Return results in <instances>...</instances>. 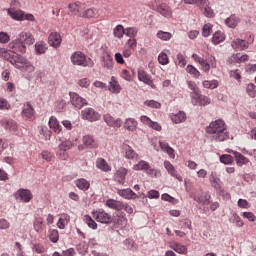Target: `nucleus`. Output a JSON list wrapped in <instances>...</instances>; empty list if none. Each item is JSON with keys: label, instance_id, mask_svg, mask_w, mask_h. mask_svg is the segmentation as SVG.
Instances as JSON below:
<instances>
[{"label": "nucleus", "instance_id": "1", "mask_svg": "<svg viewBox=\"0 0 256 256\" xmlns=\"http://www.w3.org/2000/svg\"><path fill=\"white\" fill-rule=\"evenodd\" d=\"M206 133L210 135L212 141L221 143L229 139V131H227V124L222 119L214 120L205 129Z\"/></svg>", "mask_w": 256, "mask_h": 256}, {"label": "nucleus", "instance_id": "2", "mask_svg": "<svg viewBox=\"0 0 256 256\" xmlns=\"http://www.w3.org/2000/svg\"><path fill=\"white\" fill-rule=\"evenodd\" d=\"M35 43V38L31 33L22 32L19 37L9 43V49H12L14 55L18 53H26L27 45H33Z\"/></svg>", "mask_w": 256, "mask_h": 256}, {"label": "nucleus", "instance_id": "3", "mask_svg": "<svg viewBox=\"0 0 256 256\" xmlns=\"http://www.w3.org/2000/svg\"><path fill=\"white\" fill-rule=\"evenodd\" d=\"M10 63L15 67V69H19L20 71H28L29 73H33L35 71L33 64L19 54H14Z\"/></svg>", "mask_w": 256, "mask_h": 256}, {"label": "nucleus", "instance_id": "4", "mask_svg": "<svg viewBox=\"0 0 256 256\" xmlns=\"http://www.w3.org/2000/svg\"><path fill=\"white\" fill-rule=\"evenodd\" d=\"M70 61L78 67H93V65H95L93 60H91V58H87V56L81 51L74 52L70 57Z\"/></svg>", "mask_w": 256, "mask_h": 256}, {"label": "nucleus", "instance_id": "5", "mask_svg": "<svg viewBox=\"0 0 256 256\" xmlns=\"http://www.w3.org/2000/svg\"><path fill=\"white\" fill-rule=\"evenodd\" d=\"M92 215L98 223H103L104 225H109L113 221L111 214L105 212L103 209L92 212Z\"/></svg>", "mask_w": 256, "mask_h": 256}, {"label": "nucleus", "instance_id": "6", "mask_svg": "<svg viewBox=\"0 0 256 256\" xmlns=\"http://www.w3.org/2000/svg\"><path fill=\"white\" fill-rule=\"evenodd\" d=\"M82 114V119L85 121H99L101 115L95 109L93 108H85L84 110L81 111Z\"/></svg>", "mask_w": 256, "mask_h": 256}, {"label": "nucleus", "instance_id": "7", "mask_svg": "<svg viewBox=\"0 0 256 256\" xmlns=\"http://www.w3.org/2000/svg\"><path fill=\"white\" fill-rule=\"evenodd\" d=\"M15 199H19L22 203H29L31 199H33V194L31 193V190L29 189H23L20 188L17 190V192L14 194Z\"/></svg>", "mask_w": 256, "mask_h": 256}, {"label": "nucleus", "instance_id": "8", "mask_svg": "<svg viewBox=\"0 0 256 256\" xmlns=\"http://www.w3.org/2000/svg\"><path fill=\"white\" fill-rule=\"evenodd\" d=\"M70 101L76 109H83L87 105V100L75 92H70Z\"/></svg>", "mask_w": 256, "mask_h": 256}, {"label": "nucleus", "instance_id": "9", "mask_svg": "<svg viewBox=\"0 0 256 256\" xmlns=\"http://www.w3.org/2000/svg\"><path fill=\"white\" fill-rule=\"evenodd\" d=\"M155 11H157V13H160V15H162V17H165L166 19H171V17H173V10H171V7H169V5L165 3L156 6Z\"/></svg>", "mask_w": 256, "mask_h": 256}, {"label": "nucleus", "instance_id": "10", "mask_svg": "<svg viewBox=\"0 0 256 256\" xmlns=\"http://www.w3.org/2000/svg\"><path fill=\"white\" fill-rule=\"evenodd\" d=\"M61 34L57 32H52L48 37V43L51 47L57 49V47L61 46Z\"/></svg>", "mask_w": 256, "mask_h": 256}, {"label": "nucleus", "instance_id": "11", "mask_svg": "<svg viewBox=\"0 0 256 256\" xmlns=\"http://www.w3.org/2000/svg\"><path fill=\"white\" fill-rule=\"evenodd\" d=\"M106 205L109 209H114V211H123L125 209V203L115 199H108Z\"/></svg>", "mask_w": 256, "mask_h": 256}, {"label": "nucleus", "instance_id": "12", "mask_svg": "<svg viewBox=\"0 0 256 256\" xmlns=\"http://www.w3.org/2000/svg\"><path fill=\"white\" fill-rule=\"evenodd\" d=\"M231 47L235 49V51H243L249 47V42L242 39H235L232 41Z\"/></svg>", "mask_w": 256, "mask_h": 256}, {"label": "nucleus", "instance_id": "13", "mask_svg": "<svg viewBox=\"0 0 256 256\" xmlns=\"http://www.w3.org/2000/svg\"><path fill=\"white\" fill-rule=\"evenodd\" d=\"M114 225H116L118 229H125V227H127V218H125L122 212L118 213L114 218Z\"/></svg>", "mask_w": 256, "mask_h": 256}, {"label": "nucleus", "instance_id": "14", "mask_svg": "<svg viewBox=\"0 0 256 256\" xmlns=\"http://www.w3.org/2000/svg\"><path fill=\"white\" fill-rule=\"evenodd\" d=\"M128 173L127 168L121 167L119 168L116 173H115V180L120 184V185H125V177Z\"/></svg>", "mask_w": 256, "mask_h": 256}, {"label": "nucleus", "instance_id": "15", "mask_svg": "<svg viewBox=\"0 0 256 256\" xmlns=\"http://www.w3.org/2000/svg\"><path fill=\"white\" fill-rule=\"evenodd\" d=\"M192 59H194L196 63H199V65L202 67V70H204L205 73H209L211 65L207 63V60H204L203 58H201V56L197 54H193Z\"/></svg>", "mask_w": 256, "mask_h": 256}, {"label": "nucleus", "instance_id": "16", "mask_svg": "<svg viewBox=\"0 0 256 256\" xmlns=\"http://www.w3.org/2000/svg\"><path fill=\"white\" fill-rule=\"evenodd\" d=\"M118 195L123 197L124 199H137V197H141V194L137 195L133 190L127 188L118 191Z\"/></svg>", "mask_w": 256, "mask_h": 256}, {"label": "nucleus", "instance_id": "17", "mask_svg": "<svg viewBox=\"0 0 256 256\" xmlns=\"http://www.w3.org/2000/svg\"><path fill=\"white\" fill-rule=\"evenodd\" d=\"M8 15L15 21H25V12L22 10L8 9Z\"/></svg>", "mask_w": 256, "mask_h": 256}, {"label": "nucleus", "instance_id": "18", "mask_svg": "<svg viewBox=\"0 0 256 256\" xmlns=\"http://www.w3.org/2000/svg\"><path fill=\"white\" fill-rule=\"evenodd\" d=\"M239 23H241V18H239L235 14H232L225 20V24L227 25V27H230V29H235V27H237Z\"/></svg>", "mask_w": 256, "mask_h": 256}, {"label": "nucleus", "instance_id": "19", "mask_svg": "<svg viewBox=\"0 0 256 256\" xmlns=\"http://www.w3.org/2000/svg\"><path fill=\"white\" fill-rule=\"evenodd\" d=\"M138 79L145 83V85H153V80H151V76L145 72L143 69L138 70Z\"/></svg>", "mask_w": 256, "mask_h": 256}, {"label": "nucleus", "instance_id": "20", "mask_svg": "<svg viewBox=\"0 0 256 256\" xmlns=\"http://www.w3.org/2000/svg\"><path fill=\"white\" fill-rule=\"evenodd\" d=\"M33 115H35V109L31 106V103L28 102L24 104L22 116L25 117V119H31Z\"/></svg>", "mask_w": 256, "mask_h": 256}, {"label": "nucleus", "instance_id": "21", "mask_svg": "<svg viewBox=\"0 0 256 256\" xmlns=\"http://www.w3.org/2000/svg\"><path fill=\"white\" fill-rule=\"evenodd\" d=\"M159 145L160 149H162V151H165V153L169 155L170 159H175V150L171 146H169V143L159 141Z\"/></svg>", "mask_w": 256, "mask_h": 256}, {"label": "nucleus", "instance_id": "22", "mask_svg": "<svg viewBox=\"0 0 256 256\" xmlns=\"http://www.w3.org/2000/svg\"><path fill=\"white\" fill-rule=\"evenodd\" d=\"M82 141L86 147H89V149H96V147H98L97 141H95V138L91 135H85Z\"/></svg>", "mask_w": 256, "mask_h": 256}, {"label": "nucleus", "instance_id": "23", "mask_svg": "<svg viewBox=\"0 0 256 256\" xmlns=\"http://www.w3.org/2000/svg\"><path fill=\"white\" fill-rule=\"evenodd\" d=\"M15 52L13 50H9L7 48H0V57L4 59V61H9L11 63V59H13Z\"/></svg>", "mask_w": 256, "mask_h": 256}, {"label": "nucleus", "instance_id": "24", "mask_svg": "<svg viewBox=\"0 0 256 256\" xmlns=\"http://www.w3.org/2000/svg\"><path fill=\"white\" fill-rule=\"evenodd\" d=\"M102 67L104 69H113V56H110L109 53H105L102 56Z\"/></svg>", "mask_w": 256, "mask_h": 256}, {"label": "nucleus", "instance_id": "25", "mask_svg": "<svg viewBox=\"0 0 256 256\" xmlns=\"http://www.w3.org/2000/svg\"><path fill=\"white\" fill-rule=\"evenodd\" d=\"M209 181H210L212 187H214V189H216V191H219L221 189V179H219V177H217V173L212 172L210 174Z\"/></svg>", "mask_w": 256, "mask_h": 256}, {"label": "nucleus", "instance_id": "26", "mask_svg": "<svg viewBox=\"0 0 256 256\" xmlns=\"http://www.w3.org/2000/svg\"><path fill=\"white\" fill-rule=\"evenodd\" d=\"M96 167L97 169H100V171H104L105 173L111 171V166H109L107 161L103 158H98L96 160Z\"/></svg>", "mask_w": 256, "mask_h": 256}, {"label": "nucleus", "instance_id": "27", "mask_svg": "<svg viewBox=\"0 0 256 256\" xmlns=\"http://www.w3.org/2000/svg\"><path fill=\"white\" fill-rule=\"evenodd\" d=\"M75 185L76 187H78V189H80L81 191H87L89 189V187H91V184L89 183V181H87V179L85 178H79L75 181Z\"/></svg>", "mask_w": 256, "mask_h": 256}, {"label": "nucleus", "instance_id": "28", "mask_svg": "<svg viewBox=\"0 0 256 256\" xmlns=\"http://www.w3.org/2000/svg\"><path fill=\"white\" fill-rule=\"evenodd\" d=\"M223 41H225V33L222 31H216L212 36L213 45H220Z\"/></svg>", "mask_w": 256, "mask_h": 256}, {"label": "nucleus", "instance_id": "29", "mask_svg": "<svg viewBox=\"0 0 256 256\" xmlns=\"http://www.w3.org/2000/svg\"><path fill=\"white\" fill-rule=\"evenodd\" d=\"M170 248L173 249V251H176V253H179L180 255H187V246L185 245L173 243L170 245Z\"/></svg>", "mask_w": 256, "mask_h": 256}, {"label": "nucleus", "instance_id": "30", "mask_svg": "<svg viewBox=\"0 0 256 256\" xmlns=\"http://www.w3.org/2000/svg\"><path fill=\"white\" fill-rule=\"evenodd\" d=\"M200 9L201 11H204L203 15H205L208 19H213V17H215V12L213 9H211V7H209V0H207V3Z\"/></svg>", "mask_w": 256, "mask_h": 256}, {"label": "nucleus", "instance_id": "31", "mask_svg": "<svg viewBox=\"0 0 256 256\" xmlns=\"http://www.w3.org/2000/svg\"><path fill=\"white\" fill-rule=\"evenodd\" d=\"M50 129H53L55 133H61V126L59 125V121H57V118L52 116L48 123Z\"/></svg>", "mask_w": 256, "mask_h": 256}, {"label": "nucleus", "instance_id": "32", "mask_svg": "<svg viewBox=\"0 0 256 256\" xmlns=\"http://www.w3.org/2000/svg\"><path fill=\"white\" fill-rule=\"evenodd\" d=\"M82 17L85 19H93L99 17V12L95 8H89L83 12Z\"/></svg>", "mask_w": 256, "mask_h": 256}, {"label": "nucleus", "instance_id": "33", "mask_svg": "<svg viewBox=\"0 0 256 256\" xmlns=\"http://www.w3.org/2000/svg\"><path fill=\"white\" fill-rule=\"evenodd\" d=\"M109 91L112 93H121V85L115 80V77H111Z\"/></svg>", "mask_w": 256, "mask_h": 256}, {"label": "nucleus", "instance_id": "34", "mask_svg": "<svg viewBox=\"0 0 256 256\" xmlns=\"http://www.w3.org/2000/svg\"><path fill=\"white\" fill-rule=\"evenodd\" d=\"M124 127L128 131H135V129H137V122L133 118H128L124 123Z\"/></svg>", "mask_w": 256, "mask_h": 256}, {"label": "nucleus", "instance_id": "35", "mask_svg": "<svg viewBox=\"0 0 256 256\" xmlns=\"http://www.w3.org/2000/svg\"><path fill=\"white\" fill-rule=\"evenodd\" d=\"M185 119H187L185 112L180 111L177 114L172 115V121L173 123H176V124L184 123Z\"/></svg>", "mask_w": 256, "mask_h": 256}, {"label": "nucleus", "instance_id": "36", "mask_svg": "<svg viewBox=\"0 0 256 256\" xmlns=\"http://www.w3.org/2000/svg\"><path fill=\"white\" fill-rule=\"evenodd\" d=\"M185 5H197L199 9H203V5H207V0H182Z\"/></svg>", "mask_w": 256, "mask_h": 256}, {"label": "nucleus", "instance_id": "37", "mask_svg": "<svg viewBox=\"0 0 256 256\" xmlns=\"http://www.w3.org/2000/svg\"><path fill=\"white\" fill-rule=\"evenodd\" d=\"M234 157L238 165H247L249 163V159L239 152H234Z\"/></svg>", "mask_w": 256, "mask_h": 256}, {"label": "nucleus", "instance_id": "38", "mask_svg": "<svg viewBox=\"0 0 256 256\" xmlns=\"http://www.w3.org/2000/svg\"><path fill=\"white\" fill-rule=\"evenodd\" d=\"M134 171H147L149 169V164L145 160L139 161L133 166Z\"/></svg>", "mask_w": 256, "mask_h": 256}, {"label": "nucleus", "instance_id": "39", "mask_svg": "<svg viewBox=\"0 0 256 256\" xmlns=\"http://www.w3.org/2000/svg\"><path fill=\"white\" fill-rule=\"evenodd\" d=\"M156 36L161 41H170V39L173 37V34H171V32H165L160 30L157 32Z\"/></svg>", "mask_w": 256, "mask_h": 256}, {"label": "nucleus", "instance_id": "40", "mask_svg": "<svg viewBox=\"0 0 256 256\" xmlns=\"http://www.w3.org/2000/svg\"><path fill=\"white\" fill-rule=\"evenodd\" d=\"M230 223H233V225H236V227H243V225H245L243 223V220L241 219V217H239V215H237V213L232 214L230 218Z\"/></svg>", "mask_w": 256, "mask_h": 256}, {"label": "nucleus", "instance_id": "41", "mask_svg": "<svg viewBox=\"0 0 256 256\" xmlns=\"http://www.w3.org/2000/svg\"><path fill=\"white\" fill-rule=\"evenodd\" d=\"M203 87L205 89H217V87H219V81L217 80H205L202 83Z\"/></svg>", "mask_w": 256, "mask_h": 256}, {"label": "nucleus", "instance_id": "42", "mask_svg": "<svg viewBox=\"0 0 256 256\" xmlns=\"http://www.w3.org/2000/svg\"><path fill=\"white\" fill-rule=\"evenodd\" d=\"M124 150L126 159H137V153H135L131 146H125Z\"/></svg>", "mask_w": 256, "mask_h": 256}, {"label": "nucleus", "instance_id": "43", "mask_svg": "<svg viewBox=\"0 0 256 256\" xmlns=\"http://www.w3.org/2000/svg\"><path fill=\"white\" fill-rule=\"evenodd\" d=\"M137 33H139V30L136 27H131L125 29L124 35L130 37V39H135V37H137Z\"/></svg>", "mask_w": 256, "mask_h": 256}, {"label": "nucleus", "instance_id": "44", "mask_svg": "<svg viewBox=\"0 0 256 256\" xmlns=\"http://www.w3.org/2000/svg\"><path fill=\"white\" fill-rule=\"evenodd\" d=\"M35 51L39 55H43V53L47 51V44H45L44 42H37L35 44Z\"/></svg>", "mask_w": 256, "mask_h": 256}, {"label": "nucleus", "instance_id": "45", "mask_svg": "<svg viewBox=\"0 0 256 256\" xmlns=\"http://www.w3.org/2000/svg\"><path fill=\"white\" fill-rule=\"evenodd\" d=\"M190 97H191V103L192 105H194V107L199 105V101L201 99V90L198 91L197 93H190Z\"/></svg>", "mask_w": 256, "mask_h": 256}, {"label": "nucleus", "instance_id": "46", "mask_svg": "<svg viewBox=\"0 0 256 256\" xmlns=\"http://www.w3.org/2000/svg\"><path fill=\"white\" fill-rule=\"evenodd\" d=\"M84 221L90 229H97V222H95V220H93L91 216L89 215L84 216Z\"/></svg>", "mask_w": 256, "mask_h": 256}, {"label": "nucleus", "instance_id": "47", "mask_svg": "<svg viewBox=\"0 0 256 256\" xmlns=\"http://www.w3.org/2000/svg\"><path fill=\"white\" fill-rule=\"evenodd\" d=\"M194 201H196L200 205H209V198L207 197V195L194 196Z\"/></svg>", "mask_w": 256, "mask_h": 256}, {"label": "nucleus", "instance_id": "48", "mask_svg": "<svg viewBox=\"0 0 256 256\" xmlns=\"http://www.w3.org/2000/svg\"><path fill=\"white\" fill-rule=\"evenodd\" d=\"M125 35V29H123L122 25H117L114 28V37H117L118 39H121Z\"/></svg>", "mask_w": 256, "mask_h": 256}, {"label": "nucleus", "instance_id": "49", "mask_svg": "<svg viewBox=\"0 0 256 256\" xmlns=\"http://www.w3.org/2000/svg\"><path fill=\"white\" fill-rule=\"evenodd\" d=\"M186 71L189 73V75L194 76L196 79L199 77V75H201L199 70H197V68H195L193 65H188Z\"/></svg>", "mask_w": 256, "mask_h": 256}, {"label": "nucleus", "instance_id": "50", "mask_svg": "<svg viewBox=\"0 0 256 256\" xmlns=\"http://www.w3.org/2000/svg\"><path fill=\"white\" fill-rule=\"evenodd\" d=\"M76 249L80 255H85V253H87V249H89V246L85 242H80L76 246Z\"/></svg>", "mask_w": 256, "mask_h": 256}, {"label": "nucleus", "instance_id": "51", "mask_svg": "<svg viewBox=\"0 0 256 256\" xmlns=\"http://www.w3.org/2000/svg\"><path fill=\"white\" fill-rule=\"evenodd\" d=\"M255 87H256L255 84L250 83V84L247 85V88H246L247 94L252 99H255V96H256Z\"/></svg>", "mask_w": 256, "mask_h": 256}, {"label": "nucleus", "instance_id": "52", "mask_svg": "<svg viewBox=\"0 0 256 256\" xmlns=\"http://www.w3.org/2000/svg\"><path fill=\"white\" fill-rule=\"evenodd\" d=\"M34 229L37 233L43 231V218H36L34 221Z\"/></svg>", "mask_w": 256, "mask_h": 256}, {"label": "nucleus", "instance_id": "53", "mask_svg": "<svg viewBox=\"0 0 256 256\" xmlns=\"http://www.w3.org/2000/svg\"><path fill=\"white\" fill-rule=\"evenodd\" d=\"M158 63H160V65H169V57H167L165 52L158 55Z\"/></svg>", "mask_w": 256, "mask_h": 256}, {"label": "nucleus", "instance_id": "54", "mask_svg": "<svg viewBox=\"0 0 256 256\" xmlns=\"http://www.w3.org/2000/svg\"><path fill=\"white\" fill-rule=\"evenodd\" d=\"M221 163H224V165H231L233 163V156L229 154H224L220 156Z\"/></svg>", "mask_w": 256, "mask_h": 256}, {"label": "nucleus", "instance_id": "55", "mask_svg": "<svg viewBox=\"0 0 256 256\" xmlns=\"http://www.w3.org/2000/svg\"><path fill=\"white\" fill-rule=\"evenodd\" d=\"M211 31H213V25L205 24L202 28L203 37H209V35H211Z\"/></svg>", "mask_w": 256, "mask_h": 256}, {"label": "nucleus", "instance_id": "56", "mask_svg": "<svg viewBox=\"0 0 256 256\" xmlns=\"http://www.w3.org/2000/svg\"><path fill=\"white\" fill-rule=\"evenodd\" d=\"M144 105L147 107H152V109H160L161 108V103L155 101V100H146L144 102Z\"/></svg>", "mask_w": 256, "mask_h": 256}, {"label": "nucleus", "instance_id": "57", "mask_svg": "<svg viewBox=\"0 0 256 256\" xmlns=\"http://www.w3.org/2000/svg\"><path fill=\"white\" fill-rule=\"evenodd\" d=\"M68 9L71 15L79 16V5L77 3L69 4Z\"/></svg>", "mask_w": 256, "mask_h": 256}, {"label": "nucleus", "instance_id": "58", "mask_svg": "<svg viewBox=\"0 0 256 256\" xmlns=\"http://www.w3.org/2000/svg\"><path fill=\"white\" fill-rule=\"evenodd\" d=\"M49 239L52 243H57L59 241V232L57 230H51Z\"/></svg>", "mask_w": 256, "mask_h": 256}, {"label": "nucleus", "instance_id": "59", "mask_svg": "<svg viewBox=\"0 0 256 256\" xmlns=\"http://www.w3.org/2000/svg\"><path fill=\"white\" fill-rule=\"evenodd\" d=\"M5 127L9 131H17V122H15L14 120H8L6 121Z\"/></svg>", "mask_w": 256, "mask_h": 256}, {"label": "nucleus", "instance_id": "60", "mask_svg": "<svg viewBox=\"0 0 256 256\" xmlns=\"http://www.w3.org/2000/svg\"><path fill=\"white\" fill-rule=\"evenodd\" d=\"M146 173L150 177H159V175H161V172H159L158 170H156L154 168H151V165H149L148 169H146Z\"/></svg>", "mask_w": 256, "mask_h": 256}, {"label": "nucleus", "instance_id": "61", "mask_svg": "<svg viewBox=\"0 0 256 256\" xmlns=\"http://www.w3.org/2000/svg\"><path fill=\"white\" fill-rule=\"evenodd\" d=\"M79 87H82L84 89H87L89 85H91V81L88 78H82L78 81Z\"/></svg>", "mask_w": 256, "mask_h": 256}, {"label": "nucleus", "instance_id": "62", "mask_svg": "<svg viewBox=\"0 0 256 256\" xmlns=\"http://www.w3.org/2000/svg\"><path fill=\"white\" fill-rule=\"evenodd\" d=\"M65 221H69V216L64 215V218L63 217L59 218L57 227L59 229H65Z\"/></svg>", "mask_w": 256, "mask_h": 256}, {"label": "nucleus", "instance_id": "63", "mask_svg": "<svg viewBox=\"0 0 256 256\" xmlns=\"http://www.w3.org/2000/svg\"><path fill=\"white\" fill-rule=\"evenodd\" d=\"M33 251H35V253H45V251H47V249H45V246L41 245V244H34L33 245Z\"/></svg>", "mask_w": 256, "mask_h": 256}, {"label": "nucleus", "instance_id": "64", "mask_svg": "<svg viewBox=\"0 0 256 256\" xmlns=\"http://www.w3.org/2000/svg\"><path fill=\"white\" fill-rule=\"evenodd\" d=\"M60 151H69L71 149V141H64L59 145Z\"/></svg>", "mask_w": 256, "mask_h": 256}]
</instances>
